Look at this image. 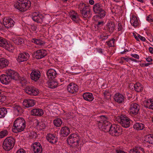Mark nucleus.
<instances>
[{
  "label": "nucleus",
  "instance_id": "1",
  "mask_svg": "<svg viewBox=\"0 0 153 153\" xmlns=\"http://www.w3.org/2000/svg\"><path fill=\"white\" fill-rule=\"evenodd\" d=\"M6 74H2L0 76V81L3 84H9L12 79L16 80L19 79V74L14 70L8 69Z\"/></svg>",
  "mask_w": 153,
  "mask_h": 153
},
{
  "label": "nucleus",
  "instance_id": "2",
  "mask_svg": "<svg viewBox=\"0 0 153 153\" xmlns=\"http://www.w3.org/2000/svg\"><path fill=\"white\" fill-rule=\"evenodd\" d=\"M15 7L19 11L24 12L30 9L31 2L29 0H19L14 5Z\"/></svg>",
  "mask_w": 153,
  "mask_h": 153
},
{
  "label": "nucleus",
  "instance_id": "3",
  "mask_svg": "<svg viewBox=\"0 0 153 153\" xmlns=\"http://www.w3.org/2000/svg\"><path fill=\"white\" fill-rule=\"evenodd\" d=\"M102 5L99 3H97L93 5V10L94 13L97 15L100 18H103L106 14V12L104 9Z\"/></svg>",
  "mask_w": 153,
  "mask_h": 153
},
{
  "label": "nucleus",
  "instance_id": "4",
  "mask_svg": "<svg viewBox=\"0 0 153 153\" xmlns=\"http://www.w3.org/2000/svg\"><path fill=\"white\" fill-rule=\"evenodd\" d=\"M14 130H16L17 132H21L23 131L26 126L25 121L22 117H18L14 121L13 124Z\"/></svg>",
  "mask_w": 153,
  "mask_h": 153
},
{
  "label": "nucleus",
  "instance_id": "5",
  "mask_svg": "<svg viewBox=\"0 0 153 153\" xmlns=\"http://www.w3.org/2000/svg\"><path fill=\"white\" fill-rule=\"evenodd\" d=\"M16 141L12 137L6 138L4 140L2 144L3 149L5 151H9L14 147Z\"/></svg>",
  "mask_w": 153,
  "mask_h": 153
},
{
  "label": "nucleus",
  "instance_id": "6",
  "mask_svg": "<svg viewBox=\"0 0 153 153\" xmlns=\"http://www.w3.org/2000/svg\"><path fill=\"white\" fill-rule=\"evenodd\" d=\"M116 120L123 127L125 128L129 127L131 122V120L129 118L123 114L117 117Z\"/></svg>",
  "mask_w": 153,
  "mask_h": 153
},
{
  "label": "nucleus",
  "instance_id": "7",
  "mask_svg": "<svg viewBox=\"0 0 153 153\" xmlns=\"http://www.w3.org/2000/svg\"><path fill=\"white\" fill-rule=\"evenodd\" d=\"M80 11L82 16L85 18H89L91 17V13L89 5H86L83 3H81L80 4Z\"/></svg>",
  "mask_w": 153,
  "mask_h": 153
},
{
  "label": "nucleus",
  "instance_id": "8",
  "mask_svg": "<svg viewBox=\"0 0 153 153\" xmlns=\"http://www.w3.org/2000/svg\"><path fill=\"white\" fill-rule=\"evenodd\" d=\"M80 139V137L78 134L74 133L71 134L68 137L66 141L69 145L74 144V146H77L78 145Z\"/></svg>",
  "mask_w": 153,
  "mask_h": 153
},
{
  "label": "nucleus",
  "instance_id": "9",
  "mask_svg": "<svg viewBox=\"0 0 153 153\" xmlns=\"http://www.w3.org/2000/svg\"><path fill=\"white\" fill-rule=\"evenodd\" d=\"M14 21L9 17L4 18L3 20V23L0 21V30L4 29L5 27L8 28L14 26Z\"/></svg>",
  "mask_w": 153,
  "mask_h": 153
},
{
  "label": "nucleus",
  "instance_id": "10",
  "mask_svg": "<svg viewBox=\"0 0 153 153\" xmlns=\"http://www.w3.org/2000/svg\"><path fill=\"white\" fill-rule=\"evenodd\" d=\"M122 131L120 126L116 124L112 125L110 130L109 133L113 136H118L121 134Z\"/></svg>",
  "mask_w": 153,
  "mask_h": 153
},
{
  "label": "nucleus",
  "instance_id": "11",
  "mask_svg": "<svg viewBox=\"0 0 153 153\" xmlns=\"http://www.w3.org/2000/svg\"><path fill=\"white\" fill-rule=\"evenodd\" d=\"M0 42V46L2 47L9 51H12L14 49V47L5 39L2 37Z\"/></svg>",
  "mask_w": 153,
  "mask_h": 153
},
{
  "label": "nucleus",
  "instance_id": "12",
  "mask_svg": "<svg viewBox=\"0 0 153 153\" xmlns=\"http://www.w3.org/2000/svg\"><path fill=\"white\" fill-rule=\"evenodd\" d=\"M24 90L27 94L30 95L36 96L39 93L38 89L33 86H27Z\"/></svg>",
  "mask_w": 153,
  "mask_h": 153
},
{
  "label": "nucleus",
  "instance_id": "13",
  "mask_svg": "<svg viewBox=\"0 0 153 153\" xmlns=\"http://www.w3.org/2000/svg\"><path fill=\"white\" fill-rule=\"evenodd\" d=\"M140 109V106L137 104L132 102L130 104L129 110L131 114L134 115L137 114Z\"/></svg>",
  "mask_w": 153,
  "mask_h": 153
},
{
  "label": "nucleus",
  "instance_id": "14",
  "mask_svg": "<svg viewBox=\"0 0 153 153\" xmlns=\"http://www.w3.org/2000/svg\"><path fill=\"white\" fill-rule=\"evenodd\" d=\"M47 54V51L44 49L37 50L35 54V58L37 59H41L45 56Z\"/></svg>",
  "mask_w": 153,
  "mask_h": 153
},
{
  "label": "nucleus",
  "instance_id": "15",
  "mask_svg": "<svg viewBox=\"0 0 153 153\" xmlns=\"http://www.w3.org/2000/svg\"><path fill=\"white\" fill-rule=\"evenodd\" d=\"M106 30L109 33H112L114 30L115 25L114 22L111 21L108 22L106 27Z\"/></svg>",
  "mask_w": 153,
  "mask_h": 153
},
{
  "label": "nucleus",
  "instance_id": "16",
  "mask_svg": "<svg viewBox=\"0 0 153 153\" xmlns=\"http://www.w3.org/2000/svg\"><path fill=\"white\" fill-rule=\"evenodd\" d=\"M30 57V55L28 53L23 52L19 54L17 59L19 62H23L27 60Z\"/></svg>",
  "mask_w": 153,
  "mask_h": 153
},
{
  "label": "nucleus",
  "instance_id": "17",
  "mask_svg": "<svg viewBox=\"0 0 153 153\" xmlns=\"http://www.w3.org/2000/svg\"><path fill=\"white\" fill-rule=\"evenodd\" d=\"M67 89L70 93L75 94L78 90V86L75 84L71 83L68 85Z\"/></svg>",
  "mask_w": 153,
  "mask_h": 153
},
{
  "label": "nucleus",
  "instance_id": "18",
  "mask_svg": "<svg viewBox=\"0 0 153 153\" xmlns=\"http://www.w3.org/2000/svg\"><path fill=\"white\" fill-rule=\"evenodd\" d=\"M41 76L40 72L37 70H33L32 71L30 74L31 79L36 82L37 81Z\"/></svg>",
  "mask_w": 153,
  "mask_h": 153
},
{
  "label": "nucleus",
  "instance_id": "19",
  "mask_svg": "<svg viewBox=\"0 0 153 153\" xmlns=\"http://www.w3.org/2000/svg\"><path fill=\"white\" fill-rule=\"evenodd\" d=\"M34 153H41L42 151V146L39 142L34 143L32 146Z\"/></svg>",
  "mask_w": 153,
  "mask_h": 153
},
{
  "label": "nucleus",
  "instance_id": "20",
  "mask_svg": "<svg viewBox=\"0 0 153 153\" xmlns=\"http://www.w3.org/2000/svg\"><path fill=\"white\" fill-rule=\"evenodd\" d=\"M35 104L34 100L31 99H25L23 102V105L26 108L33 106Z\"/></svg>",
  "mask_w": 153,
  "mask_h": 153
},
{
  "label": "nucleus",
  "instance_id": "21",
  "mask_svg": "<svg viewBox=\"0 0 153 153\" xmlns=\"http://www.w3.org/2000/svg\"><path fill=\"white\" fill-rule=\"evenodd\" d=\"M46 138L47 140L52 143H56L58 140L57 137L55 135L51 134H48Z\"/></svg>",
  "mask_w": 153,
  "mask_h": 153
},
{
  "label": "nucleus",
  "instance_id": "22",
  "mask_svg": "<svg viewBox=\"0 0 153 153\" xmlns=\"http://www.w3.org/2000/svg\"><path fill=\"white\" fill-rule=\"evenodd\" d=\"M114 99L115 101L118 103H121L124 102V97L122 94L117 93L114 96Z\"/></svg>",
  "mask_w": 153,
  "mask_h": 153
},
{
  "label": "nucleus",
  "instance_id": "23",
  "mask_svg": "<svg viewBox=\"0 0 153 153\" xmlns=\"http://www.w3.org/2000/svg\"><path fill=\"white\" fill-rule=\"evenodd\" d=\"M111 126L109 122L105 121L103 122L101 128L104 131L108 132Z\"/></svg>",
  "mask_w": 153,
  "mask_h": 153
},
{
  "label": "nucleus",
  "instance_id": "24",
  "mask_svg": "<svg viewBox=\"0 0 153 153\" xmlns=\"http://www.w3.org/2000/svg\"><path fill=\"white\" fill-rule=\"evenodd\" d=\"M61 136L63 137H66L70 133V129L67 127H62L60 130Z\"/></svg>",
  "mask_w": 153,
  "mask_h": 153
},
{
  "label": "nucleus",
  "instance_id": "25",
  "mask_svg": "<svg viewBox=\"0 0 153 153\" xmlns=\"http://www.w3.org/2000/svg\"><path fill=\"white\" fill-rule=\"evenodd\" d=\"M30 113L32 115L41 116L44 114V111L40 108H36L32 110Z\"/></svg>",
  "mask_w": 153,
  "mask_h": 153
},
{
  "label": "nucleus",
  "instance_id": "26",
  "mask_svg": "<svg viewBox=\"0 0 153 153\" xmlns=\"http://www.w3.org/2000/svg\"><path fill=\"white\" fill-rule=\"evenodd\" d=\"M57 74L56 71L52 69H49L47 73L48 77L49 79H54L56 76Z\"/></svg>",
  "mask_w": 153,
  "mask_h": 153
},
{
  "label": "nucleus",
  "instance_id": "27",
  "mask_svg": "<svg viewBox=\"0 0 153 153\" xmlns=\"http://www.w3.org/2000/svg\"><path fill=\"white\" fill-rule=\"evenodd\" d=\"M144 149L140 146H136L130 150L129 151V153H144Z\"/></svg>",
  "mask_w": 153,
  "mask_h": 153
},
{
  "label": "nucleus",
  "instance_id": "28",
  "mask_svg": "<svg viewBox=\"0 0 153 153\" xmlns=\"http://www.w3.org/2000/svg\"><path fill=\"white\" fill-rule=\"evenodd\" d=\"M83 99L89 102L92 101L94 99L93 95L92 93H85L83 94Z\"/></svg>",
  "mask_w": 153,
  "mask_h": 153
},
{
  "label": "nucleus",
  "instance_id": "29",
  "mask_svg": "<svg viewBox=\"0 0 153 153\" xmlns=\"http://www.w3.org/2000/svg\"><path fill=\"white\" fill-rule=\"evenodd\" d=\"M133 128L137 131L145 130L144 125L140 123H136L133 125Z\"/></svg>",
  "mask_w": 153,
  "mask_h": 153
},
{
  "label": "nucleus",
  "instance_id": "30",
  "mask_svg": "<svg viewBox=\"0 0 153 153\" xmlns=\"http://www.w3.org/2000/svg\"><path fill=\"white\" fill-rule=\"evenodd\" d=\"M14 112L16 115H20L23 113L22 108L19 105H16L13 107Z\"/></svg>",
  "mask_w": 153,
  "mask_h": 153
},
{
  "label": "nucleus",
  "instance_id": "31",
  "mask_svg": "<svg viewBox=\"0 0 153 153\" xmlns=\"http://www.w3.org/2000/svg\"><path fill=\"white\" fill-rule=\"evenodd\" d=\"M8 60L4 58L0 59V68H2L7 66L9 64Z\"/></svg>",
  "mask_w": 153,
  "mask_h": 153
},
{
  "label": "nucleus",
  "instance_id": "32",
  "mask_svg": "<svg viewBox=\"0 0 153 153\" xmlns=\"http://www.w3.org/2000/svg\"><path fill=\"white\" fill-rule=\"evenodd\" d=\"M12 40L15 44L17 45H21L24 42V39L19 37L13 38Z\"/></svg>",
  "mask_w": 153,
  "mask_h": 153
},
{
  "label": "nucleus",
  "instance_id": "33",
  "mask_svg": "<svg viewBox=\"0 0 153 153\" xmlns=\"http://www.w3.org/2000/svg\"><path fill=\"white\" fill-rule=\"evenodd\" d=\"M133 87L135 91L139 92L143 90L142 85L139 83H137L134 85Z\"/></svg>",
  "mask_w": 153,
  "mask_h": 153
},
{
  "label": "nucleus",
  "instance_id": "34",
  "mask_svg": "<svg viewBox=\"0 0 153 153\" xmlns=\"http://www.w3.org/2000/svg\"><path fill=\"white\" fill-rule=\"evenodd\" d=\"M131 25L134 27H136L139 24L137 18L135 16H132L130 21Z\"/></svg>",
  "mask_w": 153,
  "mask_h": 153
},
{
  "label": "nucleus",
  "instance_id": "35",
  "mask_svg": "<svg viewBox=\"0 0 153 153\" xmlns=\"http://www.w3.org/2000/svg\"><path fill=\"white\" fill-rule=\"evenodd\" d=\"M146 141L149 143L153 145V134H149L145 136Z\"/></svg>",
  "mask_w": 153,
  "mask_h": 153
},
{
  "label": "nucleus",
  "instance_id": "36",
  "mask_svg": "<svg viewBox=\"0 0 153 153\" xmlns=\"http://www.w3.org/2000/svg\"><path fill=\"white\" fill-rule=\"evenodd\" d=\"M48 85L49 88H54L57 86L58 83L53 80H50L48 82Z\"/></svg>",
  "mask_w": 153,
  "mask_h": 153
},
{
  "label": "nucleus",
  "instance_id": "37",
  "mask_svg": "<svg viewBox=\"0 0 153 153\" xmlns=\"http://www.w3.org/2000/svg\"><path fill=\"white\" fill-rule=\"evenodd\" d=\"M145 107L150 109L153 110V99H150L149 101H146L145 102Z\"/></svg>",
  "mask_w": 153,
  "mask_h": 153
},
{
  "label": "nucleus",
  "instance_id": "38",
  "mask_svg": "<svg viewBox=\"0 0 153 153\" xmlns=\"http://www.w3.org/2000/svg\"><path fill=\"white\" fill-rule=\"evenodd\" d=\"M53 124L56 127H60L62 123L61 119L59 118H56L53 120Z\"/></svg>",
  "mask_w": 153,
  "mask_h": 153
},
{
  "label": "nucleus",
  "instance_id": "39",
  "mask_svg": "<svg viewBox=\"0 0 153 153\" xmlns=\"http://www.w3.org/2000/svg\"><path fill=\"white\" fill-rule=\"evenodd\" d=\"M32 42L35 43L37 45H44L45 44V42L42 40L39 39H33L31 41Z\"/></svg>",
  "mask_w": 153,
  "mask_h": 153
},
{
  "label": "nucleus",
  "instance_id": "40",
  "mask_svg": "<svg viewBox=\"0 0 153 153\" xmlns=\"http://www.w3.org/2000/svg\"><path fill=\"white\" fill-rule=\"evenodd\" d=\"M7 110L4 108H0V118H3L7 113Z\"/></svg>",
  "mask_w": 153,
  "mask_h": 153
},
{
  "label": "nucleus",
  "instance_id": "41",
  "mask_svg": "<svg viewBox=\"0 0 153 153\" xmlns=\"http://www.w3.org/2000/svg\"><path fill=\"white\" fill-rule=\"evenodd\" d=\"M43 18L44 17L41 15L39 16H37V17L32 18V19L34 21L37 23H41L43 21Z\"/></svg>",
  "mask_w": 153,
  "mask_h": 153
},
{
  "label": "nucleus",
  "instance_id": "42",
  "mask_svg": "<svg viewBox=\"0 0 153 153\" xmlns=\"http://www.w3.org/2000/svg\"><path fill=\"white\" fill-rule=\"evenodd\" d=\"M37 126L40 129H43L45 128L46 126L44 122H37Z\"/></svg>",
  "mask_w": 153,
  "mask_h": 153
},
{
  "label": "nucleus",
  "instance_id": "43",
  "mask_svg": "<svg viewBox=\"0 0 153 153\" xmlns=\"http://www.w3.org/2000/svg\"><path fill=\"white\" fill-rule=\"evenodd\" d=\"M8 134V131L6 130H2L0 132V138H2Z\"/></svg>",
  "mask_w": 153,
  "mask_h": 153
},
{
  "label": "nucleus",
  "instance_id": "44",
  "mask_svg": "<svg viewBox=\"0 0 153 153\" xmlns=\"http://www.w3.org/2000/svg\"><path fill=\"white\" fill-rule=\"evenodd\" d=\"M71 19L75 22H77L79 20L78 14L70 16Z\"/></svg>",
  "mask_w": 153,
  "mask_h": 153
},
{
  "label": "nucleus",
  "instance_id": "45",
  "mask_svg": "<svg viewBox=\"0 0 153 153\" xmlns=\"http://www.w3.org/2000/svg\"><path fill=\"white\" fill-rule=\"evenodd\" d=\"M114 39H112L108 42H106V43H107V45L109 47H111L114 46Z\"/></svg>",
  "mask_w": 153,
  "mask_h": 153
},
{
  "label": "nucleus",
  "instance_id": "46",
  "mask_svg": "<svg viewBox=\"0 0 153 153\" xmlns=\"http://www.w3.org/2000/svg\"><path fill=\"white\" fill-rule=\"evenodd\" d=\"M103 92L105 97H110L111 94L109 90H103Z\"/></svg>",
  "mask_w": 153,
  "mask_h": 153
},
{
  "label": "nucleus",
  "instance_id": "47",
  "mask_svg": "<svg viewBox=\"0 0 153 153\" xmlns=\"http://www.w3.org/2000/svg\"><path fill=\"white\" fill-rule=\"evenodd\" d=\"M117 29L118 31H122L123 30V27L121 23H118Z\"/></svg>",
  "mask_w": 153,
  "mask_h": 153
},
{
  "label": "nucleus",
  "instance_id": "48",
  "mask_svg": "<svg viewBox=\"0 0 153 153\" xmlns=\"http://www.w3.org/2000/svg\"><path fill=\"white\" fill-rule=\"evenodd\" d=\"M104 24V22L103 21H99L96 25L98 28H100Z\"/></svg>",
  "mask_w": 153,
  "mask_h": 153
},
{
  "label": "nucleus",
  "instance_id": "49",
  "mask_svg": "<svg viewBox=\"0 0 153 153\" xmlns=\"http://www.w3.org/2000/svg\"><path fill=\"white\" fill-rule=\"evenodd\" d=\"M20 82L22 84V85L24 86L25 85L27 82L24 78H22L20 80Z\"/></svg>",
  "mask_w": 153,
  "mask_h": 153
},
{
  "label": "nucleus",
  "instance_id": "50",
  "mask_svg": "<svg viewBox=\"0 0 153 153\" xmlns=\"http://www.w3.org/2000/svg\"><path fill=\"white\" fill-rule=\"evenodd\" d=\"M99 117L102 120L101 121H100V122L102 123V122H104V121H106L107 118L105 115H102Z\"/></svg>",
  "mask_w": 153,
  "mask_h": 153
},
{
  "label": "nucleus",
  "instance_id": "51",
  "mask_svg": "<svg viewBox=\"0 0 153 153\" xmlns=\"http://www.w3.org/2000/svg\"><path fill=\"white\" fill-rule=\"evenodd\" d=\"M146 20L150 23L153 22V19H152V16L150 15L147 17Z\"/></svg>",
  "mask_w": 153,
  "mask_h": 153
},
{
  "label": "nucleus",
  "instance_id": "52",
  "mask_svg": "<svg viewBox=\"0 0 153 153\" xmlns=\"http://www.w3.org/2000/svg\"><path fill=\"white\" fill-rule=\"evenodd\" d=\"M77 14L76 12L73 10L71 11L69 13V15L70 17L73 16V15H75Z\"/></svg>",
  "mask_w": 153,
  "mask_h": 153
},
{
  "label": "nucleus",
  "instance_id": "53",
  "mask_svg": "<svg viewBox=\"0 0 153 153\" xmlns=\"http://www.w3.org/2000/svg\"><path fill=\"white\" fill-rule=\"evenodd\" d=\"M16 153H26V151L23 149H18Z\"/></svg>",
  "mask_w": 153,
  "mask_h": 153
},
{
  "label": "nucleus",
  "instance_id": "54",
  "mask_svg": "<svg viewBox=\"0 0 153 153\" xmlns=\"http://www.w3.org/2000/svg\"><path fill=\"white\" fill-rule=\"evenodd\" d=\"M138 37L139 38V39H140L141 40L143 41L144 42L146 40V39L144 37L141 36L139 34H138Z\"/></svg>",
  "mask_w": 153,
  "mask_h": 153
},
{
  "label": "nucleus",
  "instance_id": "55",
  "mask_svg": "<svg viewBox=\"0 0 153 153\" xmlns=\"http://www.w3.org/2000/svg\"><path fill=\"white\" fill-rule=\"evenodd\" d=\"M41 15L39 14L38 13L36 12H34L32 15V18H34L35 17H37V16H39Z\"/></svg>",
  "mask_w": 153,
  "mask_h": 153
},
{
  "label": "nucleus",
  "instance_id": "56",
  "mask_svg": "<svg viewBox=\"0 0 153 153\" xmlns=\"http://www.w3.org/2000/svg\"><path fill=\"white\" fill-rule=\"evenodd\" d=\"M30 28L33 31H36L37 29L36 26L35 25H32L31 26Z\"/></svg>",
  "mask_w": 153,
  "mask_h": 153
},
{
  "label": "nucleus",
  "instance_id": "57",
  "mask_svg": "<svg viewBox=\"0 0 153 153\" xmlns=\"http://www.w3.org/2000/svg\"><path fill=\"white\" fill-rule=\"evenodd\" d=\"M108 37V35L107 36H104L102 35L101 36V40H103L106 39Z\"/></svg>",
  "mask_w": 153,
  "mask_h": 153
},
{
  "label": "nucleus",
  "instance_id": "58",
  "mask_svg": "<svg viewBox=\"0 0 153 153\" xmlns=\"http://www.w3.org/2000/svg\"><path fill=\"white\" fill-rule=\"evenodd\" d=\"M116 152L117 153H127L119 149H117L116 150Z\"/></svg>",
  "mask_w": 153,
  "mask_h": 153
},
{
  "label": "nucleus",
  "instance_id": "59",
  "mask_svg": "<svg viewBox=\"0 0 153 153\" xmlns=\"http://www.w3.org/2000/svg\"><path fill=\"white\" fill-rule=\"evenodd\" d=\"M131 56L133 57L138 59L139 58V56L137 54H131Z\"/></svg>",
  "mask_w": 153,
  "mask_h": 153
},
{
  "label": "nucleus",
  "instance_id": "60",
  "mask_svg": "<svg viewBox=\"0 0 153 153\" xmlns=\"http://www.w3.org/2000/svg\"><path fill=\"white\" fill-rule=\"evenodd\" d=\"M146 60L148 62H150L152 61L153 60L150 57H149L146 59Z\"/></svg>",
  "mask_w": 153,
  "mask_h": 153
},
{
  "label": "nucleus",
  "instance_id": "61",
  "mask_svg": "<svg viewBox=\"0 0 153 153\" xmlns=\"http://www.w3.org/2000/svg\"><path fill=\"white\" fill-rule=\"evenodd\" d=\"M133 36H134V38L136 39V40L137 41H139V38L138 37V36H137L136 35V34L135 33H133Z\"/></svg>",
  "mask_w": 153,
  "mask_h": 153
},
{
  "label": "nucleus",
  "instance_id": "62",
  "mask_svg": "<svg viewBox=\"0 0 153 153\" xmlns=\"http://www.w3.org/2000/svg\"><path fill=\"white\" fill-rule=\"evenodd\" d=\"M97 51L100 53H103V51L102 49L101 48H99L97 49Z\"/></svg>",
  "mask_w": 153,
  "mask_h": 153
},
{
  "label": "nucleus",
  "instance_id": "63",
  "mask_svg": "<svg viewBox=\"0 0 153 153\" xmlns=\"http://www.w3.org/2000/svg\"><path fill=\"white\" fill-rule=\"evenodd\" d=\"M152 63H149L143 64V66H144L147 67V66H149V65H152Z\"/></svg>",
  "mask_w": 153,
  "mask_h": 153
},
{
  "label": "nucleus",
  "instance_id": "64",
  "mask_svg": "<svg viewBox=\"0 0 153 153\" xmlns=\"http://www.w3.org/2000/svg\"><path fill=\"white\" fill-rule=\"evenodd\" d=\"M149 52L152 54L153 53V48L151 47H150L149 48Z\"/></svg>",
  "mask_w": 153,
  "mask_h": 153
}]
</instances>
